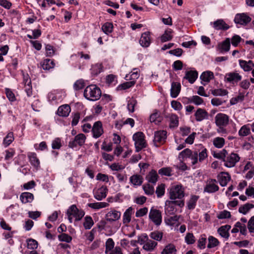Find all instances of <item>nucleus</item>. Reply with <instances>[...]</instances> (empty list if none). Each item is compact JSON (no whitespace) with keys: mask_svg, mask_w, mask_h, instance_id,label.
Listing matches in <instances>:
<instances>
[{"mask_svg":"<svg viewBox=\"0 0 254 254\" xmlns=\"http://www.w3.org/2000/svg\"><path fill=\"white\" fill-rule=\"evenodd\" d=\"M207 149L201 145L198 151H192L188 148L184 149L180 153L179 158L180 159L189 158L190 159L192 165L195 166L198 163L202 162L207 158Z\"/></svg>","mask_w":254,"mask_h":254,"instance_id":"obj_1","label":"nucleus"},{"mask_svg":"<svg viewBox=\"0 0 254 254\" xmlns=\"http://www.w3.org/2000/svg\"><path fill=\"white\" fill-rule=\"evenodd\" d=\"M84 97L89 100L96 101L101 96L100 89L95 85H90L87 86L84 91Z\"/></svg>","mask_w":254,"mask_h":254,"instance_id":"obj_2","label":"nucleus"},{"mask_svg":"<svg viewBox=\"0 0 254 254\" xmlns=\"http://www.w3.org/2000/svg\"><path fill=\"white\" fill-rule=\"evenodd\" d=\"M66 214L69 223H71L73 217L75 218V221H80L84 216L85 212L81 209H78L75 205L73 204L67 209Z\"/></svg>","mask_w":254,"mask_h":254,"instance_id":"obj_3","label":"nucleus"},{"mask_svg":"<svg viewBox=\"0 0 254 254\" xmlns=\"http://www.w3.org/2000/svg\"><path fill=\"white\" fill-rule=\"evenodd\" d=\"M185 205L184 200H166L165 205V212L166 215H170L175 214L176 211L175 206L183 207Z\"/></svg>","mask_w":254,"mask_h":254,"instance_id":"obj_4","label":"nucleus"},{"mask_svg":"<svg viewBox=\"0 0 254 254\" xmlns=\"http://www.w3.org/2000/svg\"><path fill=\"white\" fill-rule=\"evenodd\" d=\"M134 141V145L136 152L140 151L141 149L146 147L147 144L145 140V136L142 132H137L132 136Z\"/></svg>","mask_w":254,"mask_h":254,"instance_id":"obj_5","label":"nucleus"},{"mask_svg":"<svg viewBox=\"0 0 254 254\" xmlns=\"http://www.w3.org/2000/svg\"><path fill=\"white\" fill-rule=\"evenodd\" d=\"M184 195V189L181 185L174 186L170 189L169 198L172 200H175L176 199L181 200Z\"/></svg>","mask_w":254,"mask_h":254,"instance_id":"obj_6","label":"nucleus"},{"mask_svg":"<svg viewBox=\"0 0 254 254\" xmlns=\"http://www.w3.org/2000/svg\"><path fill=\"white\" fill-rule=\"evenodd\" d=\"M240 157L237 154L231 153L227 156H226L224 160V165L228 168L233 167L240 161Z\"/></svg>","mask_w":254,"mask_h":254,"instance_id":"obj_7","label":"nucleus"},{"mask_svg":"<svg viewBox=\"0 0 254 254\" xmlns=\"http://www.w3.org/2000/svg\"><path fill=\"white\" fill-rule=\"evenodd\" d=\"M167 138V132L165 130H159L155 131L153 142L155 145L157 147L163 144Z\"/></svg>","mask_w":254,"mask_h":254,"instance_id":"obj_8","label":"nucleus"},{"mask_svg":"<svg viewBox=\"0 0 254 254\" xmlns=\"http://www.w3.org/2000/svg\"><path fill=\"white\" fill-rule=\"evenodd\" d=\"M149 218L155 225L159 226L162 222L161 212L159 210L152 208L150 210Z\"/></svg>","mask_w":254,"mask_h":254,"instance_id":"obj_9","label":"nucleus"},{"mask_svg":"<svg viewBox=\"0 0 254 254\" xmlns=\"http://www.w3.org/2000/svg\"><path fill=\"white\" fill-rule=\"evenodd\" d=\"M85 135L83 133H79L75 136L73 140L69 141L68 146L72 148L76 147L77 145L81 146L85 143Z\"/></svg>","mask_w":254,"mask_h":254,"instance_id":"obj_10","label":"nucleus"},{"mask_svg":"<svg viewBox=\"0 0 254 254\" xmlns=\"http://www.w3.org/2000/svg\"><path fill=\"white\" fill-rule=\"evenodd\" d=\"M217 181L215 179H209L207 181L206 185L204 188V192L214 193L219 190V187L216 184Z\"/></svg>","mask_w":254,"mask_h":254,"instance_id":"obj_11","label":"nucleus"},{"mask_svg":"<svg viewBox=\"0 0 254 254\" xmlns=\"http://www.w3.org/2000/svg\"><path fill=\"white\" fill-rule=\"evenodd\" d=\"M229 117L223 113H218L215 117V123L217 127L226 126L228 124Z\"/></svg>","mask_w":254,"mask_h":254,"instance_id":"obj_12","label":"nucleus"},{"mask_svg":"<svg viewBox=\"0 0 254 254\" xmlns=\"http://www.w3.org/2000/svg\"><path fill=\"white\" fill-rule=\"evenodd\" d=\"M92 132L93 137L95 138H97L101 136L104 131L102 124L101 121H97L94 124L92 128Z\"/></svg>","mask_w":254,"mask_h":254,"instance_id":"obj_13","label":"nucleus"},{"mask_svg":"<svg viewBox=\"0 0 254 254\" xmlns=\"http://www.w3.org/2000/svg\"><path fill=\"white\" fill-rule=\"evenodd\" d=\"M121 213L116 210H111L105 215L106 220L109 222H113L120 219Z\"/></svg>","mask_w":254,"mask_h":254,"instance_id":"obj_14","label":"nucleus"},{"mask_svg":"<svg viewBox=\"0 0 254 254\" xmlns=\"http://www.w3.org/2000/svg\"><path fill=\"white\" fill-rule=\"evenodd\" d=\"M251 20V18L246 14H237L235 17L234 21L236 24L246 25Z\"/></svg>","mask_w":254,"mask_h":254,"instance_id":"obj_15","label":"nucleus"},{"mask_svg":"<svg viewBox=\"0 0 254 254\" xmlns=\"http://www.w3.org/2000/svg\"><path fill=\"white\" fill-rule=\"evenodd\" d=\"M217 178L220 185L222 187L226 186L231 179V177L227 172L220 173Z\"/></svg>","mask_w":254,"mask_h":254,"instance_id":"obj_16","label":"nucleus"},{"mask_svg":"<svg viewBox=\"0 0 254 254\" xmlns=\"http://www.w3.org/2000/svg\"><path fill=\"white\" fill-rule=\"evenodd\" d=\"M108 189L106 186H102L99 188L94 193V197L98 200H101L107 196Z\"/></svg>","mask_w":254,"mask_h":254,"instance_id":"obj_17","label":"nucleus"},{"mask_svg":"<svg viewBox=\"0 0 254 254\" xmlns=\"http://www.w3.org/2000/svg\"><path fill=\"white\" fill-rule=\"evenodd\" d=\"M70 111V107L68 105L65 104L59 107L57 111V114L61 117H67Z\"/></svg>","mask_w":254,"mask_h":254,"instance_id":"obj_18","label":"nucleus"},{"mask_svg":"<svg viewBox=\"0 0 254 254\" xmlns=\"http://www.w3.org/2000/svg\"><path fill=\"white\" fill-rule=\"evenodd\" d=\"M213 27L217 30H226L229 28V26L223 19H218L213 22Z\"/></svg>","mask_w":254,"mask_h":254,"instance_id":"obj_19","label":"nucleus"},{"mask_svg":"<svg viewBox=\"0 0 254 254\" xmlns=\"http://www.w3.org/2000/svg\"><path fill=\"white\" fill-rule=\"evenodd\" d=\"M139 43L143 47H148L150 45L149 32H146L142 34L139 40Z\"/></svg>","mask_w":254,"mask_h":254,"instance_id":"obj_20","label":"nucleus"},{"mask_svg":"<svg viewBox=\"0 0 254 254\" xmlns=\"http://www.w3.org/2000/svg\"><path fill=\"white\" fill-rule=\"evenodd\" d=\"M132 213L133 208L131 207H129L125 211L123 216L124 224L127 226L130 222Z\"/></svg>","mask_w":254,"mask_h":254,"instance_id":"obj_21","label":"nucleus"},{"mask_svg":"<svg viewBox=\"0 0 254 254\" xmlns=\"http://www.w3.org/2000/svg\"><path fill=\"white\" fill-rule=\"evenodd\" d=\"M239 64L245 71H249L254 67V64L252 61H246L242 60H239Z\"/></svg>","mask_w":254,"mask_h":254,"instance_id":"obj_22","label":"nucleus"},{"mask_svg":"<svg viewBox=\"0 0 254 254\" xmlns=\"http://www.w3.org/2000/svg\"><path fill=\"white\" fill-rule=\"evenodd\" d=\"M20 199L23 203H30L34 199V195L30 192H24L20 194Z\"/></svg>","mask_w":254,"mask_h":254,"instance_id":"obj_23","label":"nucleus"},{"mask_svg":"<svg viewBox=\"0 0 254 254\" xmlns=\"http://www.w3.org/2000/svg\"><path fill=\"white\" fill-rule=\"evenodd\" d=\"M225 77L226 80L229 82H237L239 81H240L242 79L241 75L239 73L235 72H230L226 74Z\"/></svg>","mask_w":254,"mask_h":254,"instance_id":"obj_24","label":"nucleus"},{"mask_svg":"<svg viewBox=\"0 0 254 254\" xmlns=\"http://www.w3.org/2000/svg\"><path fill=\"white\" fill-rule=\"evenodd\" d=\"M166 118H168L170 122V127L174 128L178 126L179 118L178 117L173 114H169L166 116Z\"/></svg>","mask_w":254,"mask_h":254,"instance_id":"obj_25","label":"nucleus"},{"mask_svg":"<svg viewBox=\"0 0 254 254\" xmlns=\"http://www.w3.org/2000/svg\"><path fill=\"white\" fill-rule=\"evenodd\" d=\"M181 90V85L179 83L173 82L171 85V96L173 98H176Z\"/></svg>","mask_w":254,"mask_h":254,"instance_id":"obj_26","label":"nucleus"},{"mask_svg":"<svg viewBox=\"0 0 254 254\" xmlns=\"http://www.w3.org/2000/svg\"><path fill=\"white\" fill-rule=\"evenodd\" d=\"M198 76V73L196 71L190 70L186 72L185 78L188 79L190 83H193Z\"/></svg>","mask_w":254,"mask_h":254,"instance_id":"obj_27","label":"nucleus"},{"mask_svg":"<svg viewBox=\"0 0 254 254\" xmlns=\"http://www.w3.org/2000/svg\"><path fill=\"white\" fill-rule=\"evenodd\" d=\"M157 245V243L151 240L148 239L145 244L143 246V249L147 252L153 251Z\"/></svg>","mask_w":254,"mask_h":254,"instance_id":"obj_28","label":"nucleus"},{"mask_svg":"<svg viewBox=\"0 0 254 254\" xmlns=\"http://www.w3.org/2000/svg\"><path fill=\"white\" fill-rule=\"evenodd\" d=\"M199 197V196L196 195H191L190 196V199L187 202V207L189 209H194Z\"/></svg>","mask_w":254,"mask_h":254,"instance_id":"obj_29","label":"nucleus"},{"mask_svg":"<svg viewBox=\"0 0 254 254\" xmlns=\"http://www.w3.org/2000/svg\"><path fill=\"white\" fill-rule=\"evenodd\" d=\"M41 66L44 70H50L55 66L53 61L50 59H45L41 63Z\"/></svg>","mask_w":254,"mask_h":254,"instance_id":"obj_30","label":"nucleus"},{"mask_svg":"<svg viewBox=\"0 0 254 254\" xmlns=\"http://www.w3.org/2000/svg\"><path fill=\"white\" fill-rule=\"evenodd\" d=\"M139 72L140 70L137 68H134L133 69V70L127 74L126 76L127 80H130L131 81L137 79L139 76Z\"/></svg>","mask_w":254,"mask_h":254,"instance_id":"obj_31","label":"nucleus"},{"mask_svg":"<svg viewBox=\"0 0 254 254\" xmlns=\"http://www.w3.org/2000/svg\"><path fill=\"white\" fill-rule=\"evenodd\" d=\"M29 161L31 164L35 167H39L40 165L39 160L37 157L36 154L34 152L29 153L28 154Z\"/></svg>","mask_w":254,"mask_h":254,"instance_id":"obj_32","label":"nucleus"},{"mask_svg":"<svg viewBox=\"0 0 254 254\" xmlns=\"http://www.w3.org/2000/svg\"><path fill=\"white\" fill-rule=\"evenodd\" d=\"M207 116V113L202 109H198L195 113L196 120L200 122Z\"/></svg>","mask_w":254,"mask_h":254,"instance_id":"obj_33","label":"nucleus"},{"mask_svg":"<svg viewBox=\"0 0 254 254\" xmlns=\"http://www.w3.org/2000/svg\"><path fill=\"white\" fill-rule=\"evenodd\" d=\"M158 177L157 172L154 170H152L146 176V179L149 183L155 184L158 180Z\"/></svg>","mask_w":254,"mask_h":254,"instance_id":"obj_34","label":"nucleus"},{"mask_svg":"<svg viewBox=\"0 0 254 254\" xmlns=\"http://www.w3.org/2000/svg\"><path fill=\"white\" fill-rule=\"evenodd\" d=\"M130 182L134 186H140L143 182V178L139 175H134L130 177Z\"/></svg>","mask_w":254,"mask_h":254,"instance_id":"obj_35","label":"nucleus"},{"mask_svg":"<svg viewBox=\"0 0 254 254\" xmlns=\"http://www.w3.org/2000/svg\"><path fill=\"white\" fill-rule=\"evenodd\" d=\"M177 250L173 244H170L165 247L162 251V254H176Z\"/></svg>","mask_w":254,"mask_h":254,"instance_id":"obj_36","label":"nucleus"},{"mask_svg":"<svg viewBox=\"0 0 254 254\" xmlns=\"http://www.w3.org/2000/svg\"><path fill=\"white\" fill-rule=\"evenodd\" d=\"M109 205V203L105 202L90 203L88 206L94 209H99L100 208H105Z\"/></svg>","mask_w":254,"mask_h":254,"instance_id":"obj_37","label":"nucleus"},{"mask_svg":"<svg viewBox=\"0 0 254 254\" xmlns=\"http://www.w3.org/2000/svg\"><path fill=\"white\" fill-rule=\"evenodd\" d=\"M200 77L202 81L208 82L214 78V74L212 71H206L201 74Z\"/></svg>","mask_w":254,"mask_h":254,"instance_id":"obj_38","label":"nucleus"},{"mask_svg":"<svg viewBox=\"0 0 254 254\" xmlns=\"http://www.w3.org/2000/svg\"><path fill=\"white\" fill-rule=\"evenodd\" d=\"M225 143L224 138L221 137H216L213 139V145L217 148H222Z\"/></svg>","mask_w":254,"mask_h":254,"instance_id":"obj_39","label":"nucleus"},{"mask_svg":"<svg viewBox=\"0 0 254 254\" xmlns=\"http://www.w3.org/2000/svg\"><path fill=\"white\" fill-rule=\"evenodd\" d=\"M208 244L207 245V248L209 249L217 247L220 244L219 241L216 238L212 236H210L208 237Z\"/></svg>","mask_w":254,"mask_h":254,"instance_id":"obj_40","label":"nucleus"},{"mask_svg":"<svg viewBox=\"0 0 254 254\" xmlns=\"http://www.w3.org/2000/svg\"><path fill=\"white\" fill-rule=\"evenodd\" d=\"M254 207V204L247 203L239 207V212L243 214H246L251 209Z\"/></svg>","mask_w":254,"mask_h":254,"instance_id":"obj_41","label":"nucleus"},{"mask_svg":"<svg viewBox=\"0 0 254 254\" xmlns=\"http://www.w3.org/2000/svg\"><path fill=\"white\" fill-rule=\"evenodd\" d=\"M220 49L222 51L228 52L230 50V41L229 38H226L221 44L219 45Z\"/></svg>","mask_w":254,"mask_h":254,"instance_id":"obj_42","label":"nucleus"},{"mask_svg":"<svg viewBox=\"0 0 254 254\" xmlns=\"http://www.w3.org/2000/svg\"><path fill=\"white\" fill-rule=\"evenodd\" d=\"M94 224L93 220L90 216H86L84 218L83 226L85 229H90Z\"/></svg>","mask_w":254,"mask_h":254,"instance_id":"obj_43","label":"nucleus"},{"mask_svg":"<svg viewBox=\"0 0 254 254\" xmlns=\"http://www.w3.org/2000/svg\"><path fill=\"white\" fill-rule=\"evenodd\" d=\"M14 138L13 136V133L12 132H9L7 133L6 136L4 138L3 141V144L5 146H8L10 144H11L12 141L14 140Z\"/></svg>","mask_w":254,"mask_h":254,"instance_id":"obj_44","label":"nucleus"},{"mask_svg":"<svg viewBox=\"0 0 254 254\" xmlns=\"http://www.w3.org/2000/svg\"><path fill=\"white\" fill-rule=\"evenodd\" d=\"M173 170L171 167H163L158 170V173L161 176H171Z\"/></svg>","mask_w":254,"mask_h":254,"instance_id":"obj_45","label":"nucleus"},{"mask_svg":"<svg viewBox=\"0 0 254 254\" xmlns=\"http://www.w3.org/2000/svg\"><path fill=\"white\" fill-rule=\"evenodd\" d=\"M251 133V129L248 125H244L241 127L239 131V135L241 136H246L250 134Z\"/></svg>","mask_w":254,"mask_h":254,"instance_id":"obj_46","label":"nucleus"},{"mask_svg":"<svg viewBox=\"0 0 254 254\" xmlns=\"http://www.w3.org/2000/svg\"><path fill=\"white\" fill-rule=\"evenodd\" d=\"M143 189L145 193L147 195H151L154 194V187L149 184L144 185L143 186Z\"/></svg>","mask_w":254,"mask_h":254,"instance_id":"obj_47","label":"nucleus"},{"mask_svg":"<svg viewBox=\"0 0 254 254\" xmlns=\"http://www.w3.org/2000/svg\"><path fill=\"white\" fill-rule=\"evenodd\" d=\"M113 25L112 23L106 22L102 26L103 31L106 34L111 33L113 31Z\"/></svg>","mask_w":254,"mask_h":254,"instance_id":"obj_48","label":"nucleus"},{"mask_svg":"<svg viewBox=\"0 0 254 254\" xmlns=\"http://www.w3.org/2000/svg\"><path fill=\"white\" fill-rule=\"evenodd\" d=\"M115 246V243L112 238H109L107 239L106 242V250L105 254H108L109 251H112L114 249Z\"/></svg>","mask_w":254,"mask_h":254,"instance_id":"obj_49","label":"nucleus"},{"mask_svg":"<svg viewBox=\"0 0 254 254\" xmlns=\"http://www.w3.org/2000/svg\"><path fill=\"white\" fill-rule=\"evenodd\" d=\"M172 31L171 30L165 31V33L161 37V41L162 42H165L171 40L173 36L171 35Z\"/></svg>","mask_w":254,"mask_h":254,"instance_id":"obj_50","label":"nucleus"},{"mask_svg":"<svg viewBox=\"0 0 254 254\" xmlns=\"http://www.w3.org/2000/svg\"><path fill=\"white\" fill-rule=\"evenodd\" d=\"M150 121L151 123H154L156 125H157L161 122V118L158 112H155L150 116Z\"/></svg>","mask_w":254,"mask_h":254,"instance_id":"obj_51","label":"nucleus"},{"mask_svg":"<svg viewBox=\"0 0 254 254\" xmlns=\"http://www.w3.org/2000/svg\"><path fill=\"white\" fill-rule=\"evenodd\" d=\"M197 247L200 249H204L205 248V245L206 243V237L205 235H202L200 236L199 240L197 242Z\"/></svg>","mask_w":254,"mask_h":254,"instance_id":"obj_52","label":"nucleus"},{"mask_svg":"<svg viewBox=\"0 0 254 254\" xmlns=\"http://www.w3.org/2000/svg\"><path fill=\"white\" fill-rule=\"evenodd\" d=\"M149 236L151 239L160 241L162 239L163 233L159 231H154L151 232Z\"/></svg>","mask_w":254,"mask_h":254,"instance_id":"obj_53","label":"nucleus"},{"mask_svg":"<svg viewBox=\"0 0 254 254\" xmlns=\"http://www.w3.org/2000/svg\"><path fill=\"white\" fill-rule=\"evenodd\" d=\"M27 247L29 249L35 250L38 247V242L34 239H29L27 240Z\"/></svg>","mask_w":254,"mask_h":254,"instance_id":"obj_54","label":"nucleus"},{"mask_svg":"<svg viewBox=\"0 0 254 254\" xmlns=\"http://www.w3.org/2000/svg\"><path fill=\"white\" fill-rule=\"evenodd\" d=\"M165 185L162 184L157 187L156 193L158 197H161L164 195L165 193Z\"/></svg>","mask_w":254,"mask_h":254,"instance_id":"obj_55","label":"nucleus"},{"mask_svg":"<svg viewBox=\"0 0 254 254\" xmlns=\"http://www.w3.org/2000/svg\"><path fill=\"white\" fill-rule=\"evenodd\" d=\"M228 91L225 89H216L212 90V94L214 96H225L228 94Z\"/></svg>","mask_w":254,"mask_h":254,"instance_id":"obj_56","label":"nucleus"},{"mask_svg":"<svg viewBox=\"0 0 254 254\" xmlns=\"http://www.w3.org/2000/svg\"><path fill=\"white\" fill-rule=\"evenodd\" d=\"M137 103V101L134 99H130L128 101L127 109L130 112H133L134 111V107Z\"/></svg>","mask_w":254,"mask_h":254,"instance_id":"obj_57","label":"nucleus"},{"mask_svg":"<svg viewBox=\"0 0 254 254\" xmlns=\"http://www.w3.org/2000/svg\"><path fill=\"white\" fill-rule=\"evenodd\" d=\"M59 239L60 241L69 243L72 240V238L65 233H63L58 236Z\"/></svg>","mask_w":254,"mask_h":254,"instance_id":"obj_58","label":"nucleus"},{"mask_svg":"<svg viewBox=\"0 0 254 254\" xmlns=\"http://www.w3.org/2000/svg\"><path fill=\"white\" fill-rule=\"evenodd\" d=\"M179 217L177 215L171 216L165 219L166 223L168 225H173L177 221L179 220Z\"/></svg>","mask_w":254,"mask_h":254,"instance_id":"obj_59","label":"nucleus"},{"mask_svg":"<svg viewBox=\"0 0 254 254\" xmlns=\"http://www.w3.org/2000/svg\"><path fill=\"white\" fill-rule=\"evenodd\" d=\"M227 154V151L225 149H223L221 151H220L219 153H214L213 155V156L215 158L219 159H222L223 161L224 162V160L225 159V157Z\"/></svg>","mask_w":254,"mask_h":254,"instance_id":"obj_60","label":"nucleus"},{"mask_svg":"<svg viewBox=\"0 0 254 254\" xmlns=\"http://www.w3.org/2000/svg\"><path fill=\"white\" fill-rule=\"evenodd\" d=\"M84 87V81L82 79L77 80L73 85V88L75 90H79Z\"/></svg>","mask_w":254,"mask_h":254,"instance_id":"obj_61","label":"nucleus"},{"mask_svg":"<svg viewBox=\"0 0 254 254\" xmlns=\"http://www.w3.org/2000/svg\"><path fill=\"white\" fill-rule=\"evenodd\" d=\"M185 242L188 244H192L195 242L194 237L192 233H188L185 237Z\"/></svg>","mask_w":254,"mask_h":254,"instance_id":"obj_62","label":"nucleus"},{"mask_svg":"<svg viewBox=\"0 0 254 254\" xmlns=\"http://www.w3.org/2000/svg\"><path fill=\"white\" fill-rule=\"evenodd\" d=\"M46 55L47 57H52L55 54V51L53 47L50 45H46Z\"/></svg>","mask_w":254,"mask_h":254,"instance_id":"obj_63","label":"nucleus"},{"mask_svg":"<svg viewBox=\"0 0 254 254\" xmlns=\"http://www.w3.org/2000/svg\"><path fill=\"white\" fill-rule=\"evenodd\" d=\"M248 228L250 233H254V216H252L249 220L248 223Z\"/></svg>","mask_w":254,"mask_h":254,"instance_id":"obj_64","label":"nucleus"}]
</instances>
